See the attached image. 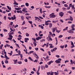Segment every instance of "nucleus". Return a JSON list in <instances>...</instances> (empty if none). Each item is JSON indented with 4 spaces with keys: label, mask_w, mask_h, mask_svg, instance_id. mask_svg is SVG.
<instances>
[{
    "label": "nucleus",
    "mask_w": 75,
    "mask_h": 75,
    "mask_svg": "<svg viewBox=\"0 0 75 75\" xmlns=\"http://www.w3.org/2000/svg\"><path fill=\"white\" fill-rule=\"evenodd\" d=\"M47 75H50V74H51V73H50V72H47Z\"/></svg>",
    "instance_id": "nucleus-51"
},
{
    "label": "nucleus",
    "mask_w": 75,
    "mask_h": 75,
    "mask_svg": "<svg viewBox=\"0 0 75 75\" xmlns=\"http://www.w3.org/2000/svg\"><path fill=\"white\" fill-rule=\"evenodd\" d=\"M42 33V32L41 31H40L38 33L39 35H40V34H41Z\"/></svg>",
    "instance_id": "nucleus-50"
},
{
    "label": "nucleus",
    "mask_w": 75,
    "mask_h": 75,
    "mask_svg": "<svg viewBox=\"0 0 75 75\" xmlns=\"http://www.w3.org/2000/svg\"><path fill=\"white\" fill-rule=\"evenodd\" d=\"M32 40H33L34 41V42H36V40H35V39L34 38H32Z\"/></svg>",
    "instance_id": "nucleus-31"
},
{
    "label": "nucleus",
    "mask_w": 75,
    "mask_h": 75,
    "mask_svg": "<svg viewBox=\"0 0 75 75\" xmlns=\"http://www.w3.org/2000/svg\"><path fill=\"white\" fill-rule=\"evenodd\" d=\"M18 54L19 55H20V54H21V51H20V50H18Z\"/></svg>",
    "instance_id": "nucleus-49"
},
{
    "label": "nucleus",
    "mask_w": 75,
    "mask_h": 75,
    "mask_svg": "<svg viewBox=\"0 0 75 75\" xmlns=\"http://www.w3.org/2000/svg\"><path fill=\"white\" fill-rule=\"evenodd\" d=\"M68 28V27H66L65 29H63V31H65V30H67Z\"/></svg>",
    "instance_id": "nucleus-27"
},
{
    "label": "nucleus",
    "mask_w": 75,
    "mask_h": 75,
    "mask_svg": "<svg viewBox=\"0 0 75 75\" xmlns=\"http://www.w3.org/2000/svg\"><path fill=\"white\" fill-rule=\"evenodd\" d=\"M33 43L35 47V46L37 45V43H36V42H33Z\"/></svg>",
    "instance_id": "nucleus-45"
},
{
    "label": "nucleus",
    "mask_w": 75,
    "mask_h": 75,
    "mask_svg": "<svg viewBox=\"0 0 75 75\" xmlns=\"http://www.w3.org/2000/svg\"><path fill=\"white\" fill-rule=\"evenodd\" d=\"M46 44L45 43L44 44V45L45 46H46V47H48V44H49V43H48V42L47 43H46Z\"/></svg>",
    "instance_id": "nucleus-19"
},
{
    "label": "nucleus",
    "mask_w": 75,
    "mask_h": 75,
    "mask_svg": "<svg viewBox=\"0 0 75 75\" xmlns=\"http://www.w3.org/2000/svg\"><path fill=\"white\" fill-rule=\"evenodd\" d=\"M64 13L63 12H60L59 13V16L61 17H62L64 16Z\"/></svg>",
    "instance_id": "nucleus-6"
},
{
    "label": "nucleus",
    "mask_w": 75,
    "mask_h": 75,
    "mask_svg": "<svg viewBox=\"0 0 75 75\" xmlns=\"http://www.w3.org/2000/svg\"><path fill=\"white\" fill-rule=\"evenodd\" d=\"M7 69L8 70H10V69H11V67H8Z\"/></svg>",
    "instance_id": "nucleus-32"
},
{
    "label": "nucleus",
    "mask_w": 75,
    "mask_h": 75,
    "mask_svg": "<svg viewBox=\"0 0 75 75\" xmlns=\"http://www.w3.org/2000/svg\"><path fill=\"white\" fill-rule=\"evenodd\" d=\"M45 67L46 68H48V65L47 64H45Z\"/></svg>",
    "instance_id": "nucleus-33"
},
{
    "label": "nucleus",
    "mask_w": 75,
    "mask_h": 75,
    "mask_svg": "<svg viewBox=\"0 0 75 75\" xmlns=\"http://www.w3.org/2000/svg\"><path fill=\"white\" fill-rule=\"evenodd\" d=\"M40 50H41V51H43V52H44V49L42 48H41L40 49Z\"/></svg>",
    "instance_id": "nucleus-59"
},
{
    "label": "nucleus",
    "mask_w": 75,
    "mask_h": 75,
    "mask_svg": "<svg viewBox=\"0 0 75 75\" xmlns=\"http://www.w3.org/2000/svg\"><path fill=\"white\" fill-rule=\"evenodd\" d=\"M9 38H8V39L9 40H11H11H12V38H13V37L11 35H9Z\"/></svg>",
    "instance_id": "nucleus-4"
},
{
    "label": "nucleus",
    "mask_w": 75,
    "mask_h": 75,
    "mask_svg": "<svg viewBox=\"0 0 75 75\" xmlns=\"http://www.w3.org/2000/svg\"><path fill=\"white\" fill-rule=\"evenodd\" d=\"M55 62H56V63L57 64H59V63H60L61 62L58 60H56L55 61Z\"/></svg>",
    "instance_id": "nucleus-20"
},
{
    "label": "nucleus",
    "mask_w": 75,
    "mask_h": 75,
    "mask_svg": "<svg viewBox=\"0 0 75 75\" xmlns=\"http://www.w3.org/2000/svg\"><path fill=\"white\" fill-rule=\"evenodd\" d=\"M67 13H69V14H72V12H71L70 11H67Z\"/></svg>",
    "instance_id": "nucleus-63"
},
{
    "label": "nucleus",
    "mask_w": 75,
    "mask_h": 75,
    "mask_svg": "<svg viewBox=\"0 0 75 75\" xmlns=\"http://www.w3.org/2000/svg\"><path fill=\"white\" fill-rule=\"evenodd\" d=\"M49 16L50 18H55L56 17V16L54 14V13H52L50 14Z\"/></svg>",
    "instance_id": "nucleus-2"
},
{
    "label": "nucleus",
    "mask_w": 75,
    "mask_h": 75,
    "mask_svg": "<svg viewBox=\"0 0 75 75\" xmlns=\"http://www.w3.org/2000/svg\"><path fill=\"white\" fill-rule=\"evenodd\" d=\"M21 18L22 20L24 21V16H21Z\"/></svg>",
    "instance_id": "nucleus-34"
},
{
    "label": "nucleus",
    "mask_w": 75,
    "mask_h": 75,
    "mask_svg": "<svg viewBox=\"0 0 75 75\" xmlns=\"http://www.w3.org/2000/svg\"><path fill=\"white\" fill-rule=\"evenodd\" d=\"M56 31L57 33H59V32H61V30H57V29H56Z\"/></svg>",
    "instance_id": "nucleus-35"
},
{
    "label": "nucleus",
    "mask_w": 75,
    "mask_h": 75,
    "mask_svg": "<svg viewBox=\"0 0 75 75\" xmlns=\"http://www.w3.org/2000/svg\"><path fill=\"white\" fill-rule=\"evenodd\" d=\"M38 27H40V28H42V29H44V27H43V26L41 25H38Z\"/></svg>",
    "instance_id": "nucleus-24"
},
{
    "label": "nucleus",
    "mask_w": 75,
    "mask_h": 75,
    "mask_svg": "<svg viewBox=\"0 0 75 75\" xmlns=\"http://www.w3.org/2000/svg\"><path fill=\"white\" fill-rule=\"evenodd\" d=\"M24 61L25 62H27L28 61V60H27V59H25L24 60Z\"/></svg>",
    "instance_id": "nucleus-55"
},
{
    "label": "nucleus",
    "mask_w": 75,
    "mask_h": 75,
    "mask_svg": "<svg viewBox=\"0 0 75 75\" xmlns=\"http://www.w3.org/2000/svg\"><path fill=\"white\" fill-rule=\"evenodd\" d=\"M54 74V72H51V74H50V75H53Z\"/></svg>",
    "instance_id": "nucleus-56"
},
{
    "label": "nucleus",
    "mask_w": 75,
    "mask_h": 75,
    "mask_svg": "<svg viewBox=\"0 0 75 75\" xmlns=\"http://www.w3.org/2000/svg\"><path fill=\"white\" fill-rule=\"evenodd\" d=\"M70 62H71V64H72V65H73V63H72V59L70 60Z\"/></svg>",
    "instance_id": "nucleus-62"
},
{
    "label": "nucleus",
    "mask_w": 75,
    "mask_h": 75,
    "mask_svg": "<svg viewBox=\"0 0 75 75\" xmlns=\"http://www.w3.org/2000/svg\"><path fill=\"white\" fill-rule=\"evenodd\" d=\"M6 16H4V20H6Z\"/></svg>",
    "instance_id": "nucleus-44"
},
{
    "label": "nucleus",
    "mask_w": 75,
    "mask_h": 75,
    "mask_svg": "<svg viewBox=\"0 0 75 75\" xmlns=\"http://www.w3.org/2000/svg\"><path fill=\"white\" fill-rule=\"evenodd\" d=\"M70 18H69V20H71V21H73V18L71 16H69Z\"/></svg>",
    "instance_id": "nucleus-12"
},
{
    "label": "nucleus",
    "mask_w": 75,
    "mask_h": 75,
    "mask_svg": "<svg viewBox=\"0 0 75 75\" xmlns=\"http://www.w3.org/2000/svg\"><path fill=\"white\" fill-rule=\"evenodd\" d=\"M12 52H12V51H11V53H8V54H9V55H10V56H11V55H12Z\"/></svg>",
    "instance_id": "nucleus-26"
},
{
    "label": "nucleus",
    "mask_w": 75,
    "mask_h": 75,
    "mask_svg": "<svg viewBox=\"0 0 75 75\" xmlns=\"http://www.w3.org/2000/svg\"><path fill=\"white\" fill-rule=\"evenodd\" d=\"M56 57L57 58H59V55H56Z\"/></svg>",
    "instance_id": "nucleus-57"
},
{
    "label": "nucleus",
    "mask_w": 75,
    "mask_h": 75,
    "mask_svg": "<svg viewBox=\"0 0 75 75\" xmlns=\"http://www.w3.org/2000/svg\"><path fill=\"white\" fill-rule=\"evenodd\" d=\"M25 35H26V37H28L29 35V34L28 33H25Z\"/></svg>",
    "instance_id": "nucleus-42"
},
{
    "label": "nucleus",
    "mask_w": 75,
    "mask_h": 75,
    "mask_svg": "<svg viewBox=\"0 0 75 75\" xmlns=\"http://www.w3.org/2000/svg\"><path fill=\"white\" fill-rule=\"evenodd\" d=\"M53 49L54 51H56V50H57V47H55Z\"/></svg>",
    "instance_id": "nucleus-53"
},
{
    "label": "nucleus",
    "mask_w": 75,
    "mask_h": 75,
    "mask_svg": "<svg viewBox=\"0 0 75 75\" xmlns=\"http://www.w3.org/2000/svg\"><path fill=\"white\" fill-rule=\"evenodd\" d=\"M41 38H42V37H38L36 38V40H41Z\"/></svg>",
    "instance_id": "nucleus-13"
},
{
    "label": "nucleus",
    "mask_w": 75,
    "mask_h": 75,
    "mask_svg": "<svg viewBox=\"0 0 75 75\" xmlns=\"http://www.w3.org/2000/svg\"><path fill=\"white\" fill-rule=\"evenodd\" d=\"M54 74H55L54 75H58V74L57 73V72H54Z\"/></svg>",
    "instance_id": "nucleus-64"
},
{
    "label": "nucleus",
    "mask_w": 75,
    "mask_h": 75,
    "mask_svg": "<svg viewBox=\"0 0 75 75\" xmlns=\"http://www.w3.org/2000/svg\"><path fill=\"white\" fill-rule=\"evenodd\" d=\"M50 45V48H54V47L52 46V44H50L49 45Z\"/></svg>",
    "instance_id": "nucleus-25"
},
{
    "label": "nucleus",
    "mask_w": 75,
    "mask_h": 75,
    "mask_svg": "<svg viewBox=\"0 0 75 75\" xmlns=\"http://www.w3.org/2000/svg\"><path fill=\"white\" fill-rule=\"evenodd\" d=\"M67 32L70 34H73V33H74V31H72L71 30H69L67 31Z\"/></svg>",
    "instance_id": "nucleus-9"
},
{
    "label": "nucleus",
    "mask_w": 75,
    "mask_h": 75,
    "mask_svg": "<svg viewBox=\"0 0 75 75\" xmlns=\"http://www.w3.org/2000/svg\"><path fill=\"white\" fill-rule=\"evenodd\" d=\"M60 47L61 48H64V47H65V46L64 45H63V46H60Z\"/></svg>",
    "instance_id": "nucleus-47"
},
{
    "label": "nucleus",
    "mask_w": 75,
    "mask_h": 75,
    "mask_svg": "<svg viewBox=\"0 0 75 75\" xmlns=\"http://www.w3.org/2000/svg\"><path fill=\"white\" fill-rule=\"evenodd\" d=\"M14 3L13 4L14 5H18V4L16 2V0H14Z\"/></svg>",
    "instance_id": "nucleus-15"
},
{
    "label": "nucleus",
    "mask_w": 75,
    "mask_h": 75,
    "mask_svg": "<svg viewBox=\"0 0 75 75\" xmlns=\"http://www.w3.org/2000/svg\"><path fill=\"white\" fill-rule=\"evenodd\" d=\"M64 7H68V5H67V4H64Z\"/></svg>",
    "instance_id": "nucleus-43"
},
{
    "label": "nucleus",
    "mask_w": 75,
    "mask_h": 75,
    "mask_svg": "<svg viewBox=\"0 0 75 75\" xmlns=\"http://www.w3.org/2000/svg\"><path fill=\"white\" fill-rule=\"evenodd\" d=\"M25 5L27 7H28L29 6V4L27 2L25 3Z\"/></svg>",
    "instance_id": "nucleus-29"
},
{
    "label": "nucleus",
    "mask_w": 75,
    "mask_h": 75,
    "mask_svg": "<svg viewBox=\"0 0 75 75\" xmlns=\"http://www.w3.org/2000/svg\"><path fill=\"white\" fill-rule=\"evenodd\" d=\"M27 10V8H23L22 11H23L24 12H25V11Z\"/></svg>",
    "instance_id": "nucleus-18"
},
{
    "label": "nucleus",
    "mask_w": 75,
    "mask_h": 75,
    "mask_svg": "<svg viewBox=\"0 0 75 75\" xmlns=\"http://www.w3.org/2000/svg\"><path fill=\"white\" fill-rule=\"evenodd\" d=\"M4 52V56L5 57V58L6 59H9L10 58L8 57L7 56V54L6 53V52H5V50H3Z\"/></svg>",
    "instance_id": "nucleus-1"
},
{
    "label": "nucleus",
    "mask_w": 75,
    "mask_h": 75,
    "mask_svg": "<svg viewBox=\"0 0 75 75\" xmlns=\"http://www.w3.org/2000/svg\"><path fill=\"white\" fill-rule=\"evenodd\" d=\"M53 62H54V61L51 60L49 62H47V65H51V63H53Z\"/></svg>",
    "instance_id": "nucleus-10"
},
{
    "label": "nucleus",
    "mask_w": 75,
    "mask_h": 75,
    "mask_svg": "<svg viewBox=\"0 0 75 75\" xmlns=\"http://www.w3.org/2000/svg\"><path fill=\"white\" fill-rule=\"evenodd\" d=\"M63 37V36L62 35H60L58 37L59 38H62Z\"/></svg>",
    "instance_id": "nucleus-52"
},
{
    "label": "nucleus",
    "mask_w": 75,
    "mask_h": 75,
    "mask_svg": "<svg viewBox=\"0 0 75 75\" xmlns=\"http://www.w3.org/2000/svg\"><path fill=\"white\" fill-rule=\"evenodd\" d=\"M3 31H4V32H7V31H8L7 30L5 29H3Z\"/></svg>",
    "instance_id": "nucleus-46"
},
{
    "label": "nucleus",
    "mask_w": 75,
    "mask_h": 75,
    "mask_svg": "<svg viewBox=\"0 0 75 75\" xmlns=\"http://www.w3.org/2000/svg\"><path fill=\"white\" fill-rule=\"evenodd\" d=\"M55 4H57V5H59V6H60L61 5V4L59 3H57L56 2H55Z\"/></svg>",
    "instance_id": "nucleus-36"
},
{
    "label": "nucleus",
    "mask_w": 75,
    "mask_h": 75,
    "mask_svg": "<svg viewBox=\"0 0 75 75\" xmlns=\"http://www.w3.org/2000/svg\"><path fill=\"white\" fill-rule=\"evenodd\" d=\"M16 18V15H14L13 16V17H11V19L12 20H15Z\"/></svg>",
    "instance_id": "nucleus-7"
},
{
    "label": "nucleus",
    "mask_w": 75,
    "mask_h": 75,
    "mask_svg": "<svg viewBox=\"0 0 75 75\" xmlns=\"http://www.w3.org/2000/svg\"><path fill=\"white\" fill-rule=\"evenodd\" d=\"M41 68L42 70L43 69H45V67H44V66H41Z\"/></svg>",
    "instance_id": "nucleus-17"
},
{
    "label": "nucleus",
    "mask_w": 75,
    "mask_h": 75,
    "mask_svg": "<svg viewBox=\"0 0 75 75\" xmlns=\"http://www.w3.org/2000/svg\"><path fill=\"white\" fill-rule=\"evenodd\" d=\"M26 18L27 19V20H29L30 18H31L30 16H26Z\"/></svg>",
    "instance_id": "nucleus-23"
},
{
    "label": "nucleus",
    "mask_w": 75,
    "mask_h": 75,
    "mask_svg": "<svg viewBox=\"0 0 75 75\" xmlns=\"http://www.w3.org/2000/svg\"><path fill=\"white\" fill-rule=\"evenodd\" d=\"M75 27V25L74 24H72L71 25V28H74Z\"/></svg>",
    "instance_id": "nucleus-61"
},
{
    "label": "nucleus",
    "mask_w": 75,
    "mask_h": 75,
    "mask_svg": "<svg viewBox=\"0 0 75 75\" xmlns=\"http://www.w3.org/2000/svg\"><path fill=\"white\" fill-rule=\"evenodd\" d=\"M7 7L8 8V9L9 10H11V7H9V6H7Z\"/></svg>",
    "instance_id": "nucleus-28"
},
{
    "label": "nucleus",
    "mask_w": 75,
    "mask_h": 75,
    "mask_svg": "<svg viewBox=\"0 0 75 75\" xmlns=\"http://www.w3.org/2000/svg\"><path fill=\"white\" fill-rule=\"evenodd\" d=\"M13 61L14 62V64H16L17 63V61H18V60L16 59V60L14 59L13 60Z\"/></svg>",
    "instance_id": "nucleus-11"
},
{
    "label": "nucleus",
    "mask_w": 75,
    "mask_h": 75,
    "mask_svg": "<svg viewBox=\"0 0 75 75\" xmlns=\"http://www.w3.org/2000/svg\"><path fill=\"white\" fill-rule=\"evenodd\" d=\"M28 59H29L30 60V61H33V59H32L31 57H28Z\"/></svg>",
    "instance_id": "nucleus-41"
},
{
    "label": "nucleus",
    "mask_w": 75,
    "mask_h": 75,
    "mask_svg": "<svg viewBox=\"0 0 75 75\" xmlns=\"http://www.w3.org/2000/svg\"><path fill=\"white\" fill-rule=\"evenodd\" d=\"M25 42H28V40H29V38H25Z\"/></svg>",
    "instance_id": "nucleus-14"
},
{
    "label": "nucleus",
    "mask_w": 75,
    "mask_h": 75,
    "mask_svg": "<svg viewBox=\"0 0 75 75\" xmlns=\"http://www.w3.org/2000/svg\"><path fill=\"white\" fill-rule=\"evenodd\" d=\"M3 47V44H1V45L0 46V49H2V47Z\"/></svg>",
    "instance_id": "nucleus-37"
},
{
    "label": "nucleus",
    "mask_w": 75,
    "mask_h": 75,
    "mask_svg": "<svg viewBox=\"0 0 75 75\" xmlns=\"http://www.w3.org/2000/svg\"><path fill=\"white\" fill-rule=\"evenodd\" d=\"M42 9L41 8H40V13H41V14H42Z\"/></svg>",
    "instance_id": "nucleus-38"
},
{
    "label": "nucleus",
    "mask_w": 75,
    "mask_h": 75,
    "mask_svg": "<svg viewBox=\"0 0 75 75\" xmlns=\"http://www.w3.org/2000/svg\"><path fill=\"white\" fill-rule=\"evenodd\" d=\"M22 62L21 61H19L18 62V63L19 64V65H21L22 64Z\"/></svg>",
    "instance_id": "nucleus-39"
},
{
    "label": "nucleus",
    "mask_w": 75,
    "mask_h": 75,
    "mask_svg": "<svg viewBox=\"0 0 75 75\" xmlns=\"http://www.w3.org/2000/svg\"><path fill=\"white\" fill-rule=\"evenodd\" d=\"M33 55H34V56H35V57H37L38 56L37 54L35 52L33 53Z\"/></svg>",
    "instance_id": "nucleus-22"
},
{
    "label": "nucleus",
    "mask_w": 75,
    "mask_h": 75,
    "mask_svg": "<svg viewBox=\"0 0 75 75\" xmlns=\"http://www.w3.org/2000/svg\"><path fill=\"white\" fill-rule=\"evenodd\" d=\"M45 24L46 25H49V23L46 21L45 22Z\"/></svg>",
    "instance_id": "nucleus-21"
},
{
    "label": "nucleus",
    "mask_w": 75,
    "mask_h": 75,
    "mask_svg": "<svg viewBox=\"0 0 75 75\" xmlns=\"http://www.w3.org/2000/svg\"><path fill=\"white\" fill-rule=\"evenodd\" d=\"M71 48H74L75 47V45L74 44V43L72 41H71Z\"/></svg>",
    "instance_id": "nucleus-5"
},
{
    "label": "nucleus",
    "mask_w": 75,
    "mask_h": 75,
    "mask_svg": "<svg viewBox=\"0 0 75 75\" xmlns=\"http://www.w3.org/2000/svg\"><path fill=\"white\" fill-rule=\"evenodd\" d=\"M47 52L49 55H51V52L50 51H49Z\"/></svg>",
    "instance_id": "nucleus-48"
},
{
    "label": "nucleus",
    "mask_w": 75,
    "mask_h": 75,
    "mask_svg": "<svg viewBox=\"0 0 75 75\" xmlns=\"http://www.w3.org/2000/svg\"><path fill=\"white\" fill-rule=\"evenodd\" d=\"M35 50H36V51H38V47L35 48Z\"/></svg>",
    "instance_id": "nucleus-58"
},
{
    "label": "nucleus",
    "mask_w": 75,
    "mask_h": 75,
    "mask_svg": "<svg viewBox=\"0 0 75 75\" xmlns=\"http://www.w3.org/2000/svg\"><path fill=\"white\" fill-rule=\"evenodd\" d=\"M57 27L53 28L52 30V33H55V30H57Z\"/></svg>",
    "instance_id": "nucleus-8"
},
{
    "label": "nucleus",
    "mask_w": 75,
    "mask_h": 75,
    "mask_svg": "<svg viewBox=\"0 0 75 75\" xmlns=\"http://www.w3.org/2000/svg\"><path fill=\"white\" fill-rule=\"evenodd\" d=\"M15 8L16 10H20L21 9L20 8Z\"/></svg>",
    "instance_id": "nucleus-40"
},
{
    "label": "nucleus",
    "mask_w": 75,
    "mask_h": 75,
    "mask_svg": "<svg viewBox=\"0 0 75 75\" xmlns=\"http://www.w3.org/2000/svg\"><path fill=\"white\" fill-rule=\"evenodd\" d=\"M25 21H24L22 24V25H24V24H25Z\"/></svg>",
    "instance_id": "nucleus-60"
},
{
    "label": "nucleus",
    "mask_w": 75,
    "mask_h": 75,
    "mask_svg": "<svg viewBox=\"0 0 75 75\" xmlns=\"http://www.w3.org/2000/svg\"><path fill=\"white\" fill-rule=\"evenodd\" d=\"M15 44L16 45V46H17V47H18V48H20V46H19V45H18L17 43H15Z\"/></svg>",
    "instance_id": "nucleus-54"
},
{
    "label": "nucleus",
    "mask_w": 75,
    "mask_h": 75,
    "mask_svg": "<svg viewBox=\"0 0 75 75\" xmlns=\"http://www.w3.org/2000/svg\"><path fill=\"white\" fill-rule=\"evenodd\" d=\"M5 64H8V61L7 60H5Z\"/></svg>",
    "instance_id": "nucleus-30"
},
{
    "label": "nucleus",
    "mask_w": 75,
    "mask_h": 75,
    "mask_svg": "<svg viewBox=\"0 0 75 75\" xmlns=\"http://www.w3.org/2000/svg\"><path fill=\"white\" fill-rule=\"evenodd\" d=\"M49 27L50 28H51L52 27V24L51 23H50L49 24Z\"/></svg>",
    "instance_id": "nucleus-16"
},
{
    "label": "nucleus",
    "mask_w": 75,
    "mask_h": 75,
    "mask_svg": "<svg viewBox=\"0 0 75 75\" xmlns=\"http://www.w3.org/2000/svg\"><path fill=\"white\" fill-rule=\"evenodd\" d=\"M72 4H69V6L70 7H71L72 9V10H75V7H74V6H75V5L74 4H73V5H72Z\"/></svg>",
    "instance_id": "nucleus-3"
}]
</instances>
